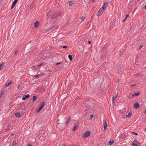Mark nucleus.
<instances>
[{"mask_svg": "<svg viewBox=\"0 0 146 146\" xmlns=\"http://www.w3.org/2000/svg\"><path fill=\"white\" fill-rule=\"evenodd\" d=\"M62 14L61 13H58L57 14L54 13V14H51L49 16H50V17L54 19H56L61 15Z\"/></svg>", "mask_w": 146, "mask_h": 146, "instance_id": "f257e3e1", "label": "nucleus"}, {"mask_svg": "<svg viewBox=\"0 0 146 146\" xmlns=\"http://www.w3.org/2000/svg\"><path fill=\"white\" fill-rule=\"evenodd\" d=\"M90 131H87L86 133H85L82 135V137L84 138H87L90 136Z\"/></svg>", "mask_w": 146, "mask_h": 146, "instance_id": "f03ea898", "label": "nucleus"}, {"mask_svg": "<svg viewBox=\"0 0 146 146\" xmlns=\"http://www.w3.org/2000/svg\"><path fill=\"white\" fill-rule=\"evenodd\" d=\"M138 143V141L135 139H134L131 145L132 146H137V144Z\"/></svg>", "mask_w": 146, "mask_h": 146, "instance_id": "7ed1b4c3", "label": "nucleus"}, {"mask_svg": "<svg viewBox=\"0 0 146 146\" xmlns=\"http://www.w3.org/2000/svg\"><path fill=\"white\" fill-rule=\"evenodd\" d=\"M139 106V105L137 102L135 103L133 105V108L135 109H138Z\"/></svg>", "mask_w": 146, "mask_h": 146, "instance_id": "20e7f679", "label": "nucleus"}, {"mask_svg": "<svg viewBox=\"0 0 146 146\" xmlns=\"http://www.w3.org/2000/svg\"><path fill=\"white\" fill-rule=\"evenodd\" d=\"M30 96V95L29 94L26 95L24 96L22 98V99L23 100H25L27 98H29Z\"/></svg>", "mask_w": 146, "mask_h": 146, "instance_id": "39448f33", "label": "nucleus"}, {"mask_svg": "<svg viewBox=\"0 0 146 146\" xmlns=\"http://www.w3.org/2000/svg\"><path fill=\"white\" fill-rule=\"evenodd\" d=\"M104 130H105L106 129L107 125V124L106 123V120H104Z\"/></svg>", "mask_w": 146, "mask_h": 146, "instance_id": "423d86ee", "label": "nucleus"}, {"mask_svg": "<svg viewBox=\"0 0 146 146\" xmlns=\"http://www.w3.org/2000/svg\"><path fill=\"white\" fill-rule=\"evenodd\" d=\"M108 4V3L107 2L104 3L103 4V5L102 7L104 8L105 9H106V7Z\"/></svg>", "mask_w": 146, "mask_h": 146, "instance_id": "0eeeda50", "label": "nucleus"}, {"mask_svg": "<svg viewBox=\"0 0 146 146\" xmlns=\"http://www.w3.org/2000/svg\"><path fill=\"white\" fill-rule=\"evenodd\" d=\"M118 95V94H115V95L113 96V97L112 99V102L113 104L114 102V101L115 100V99L117 98Z\"/></svg>", "mask_w": 146, "mask_h": 146, "instance_id": "6e6552de", "label": "nucleus"}, {"mask_svg": "<svg viewBox=\"0 0 146 146\" xmlns=\"http://www.w3.org/2000/svg\"><path fill=\"white\" fill-rule=\"evenodd\" d=\"M39 22L38 21H36L35 23V26L36 28H37L39 25Z\"/></svg>", "mask_w": 146, "mask_h": 146, "instance_id": "1a4fd4ad", "label": "nucleus"}, {"mask_svg": "<svg viewBox=\"0 0 146 146\" xmlns=\"http://www.w3.org/2000/svg\"><path fill=\"white\" fill-rule=\"evenodd\" d=\"M11 126V124L10 123H7L4 125V127H6L7 128L10 127Z\"/></svg>", "mask_w": 146, "mask_h": 146, "instance_id": "9d476101", "label": "nucleus"}, {"mask_svg": "<svg viewBox=\"0 0 146 146\" xmlns=\"http://www.w3.org/2000/svg\"><path fill=\"white\" fill-rule=\"evenodd\" d=\"M71 119V117H70L68 118L67 119V120L66 121V125H67L70 123V122Z\"/></svg>", "mask_w": 146, "mask_h": 146, "instance_id": "9b49d317", "label": "nucleus"}, {"mask_svg": "<svg viewBox=\"0 0 146 146\" xmlns=\"http://www.w3.org/2000/svg\"><path fill=\"white\" fill-rule=\"evenodd\" d=\"M5 64V63L4 62H3L2 64L0 65V70L3 68Z\"/></svg>", "mask_w": 146, "mask_h": 146, "instance_id": "f8f14e48", "label": "nucleus"}, {"mask_svg": "<svg viewBox=\"0 0 146 146\" xmlns=\"http://www.w3.org/2000/svg\"><path fill=\"white\" fill-rule=\"evenodd\" d=\"M132 115V113L131 112H129L128 115H126V117L127 118L130 117Z\"/></svg>", "mask_w": 146, "mask_h": 146, "instance_id": "ddd939ff", "label": "nucleus"}, {"mask_svg": "<svg viewBox=\"0 0 146 146\" xmlns=\"http://www.w3.org/2000/svg\"><path fill=\"white\" fill-rule=\"evenodd\" d=\"M12 84V81H10L9 82H8V83H6L5 86L6 87H8L10 86L11 84Z\"/></svg>", "mask_w": 146, "mask_h": 146, "instance_id": "4468645a", "label": "nucleus"}, {"mask_svg": "<svg viewBox=\"0 0 146 146\" xmlns=\"http://www.w3.org/2000/svg\"><path fill=\"white\" fill-rule=\"evenodd\" d=\"M103 12H102L101 11H100V10H99L98 12V16H100L101 15L102 13H103Z\"/></svg>", "mask_w": 146, "mask_h": 146, "instance_id": "2eb2a0df", "label": "nucleus"}, {"mask_svg": "<svg viewBox=\"0 0 146 146\" xmlns=\"http://www.w3.org/2000/svg\"><path fill=\"white\" fill-rule=\"evenodd\" d=\"M15 115L17 117H19L21 116V114L20 113L17 112L15 113Z\"/></svg>", "mask_w": 146, "mask_h": 146, "instance_id": "dca6fc26", "label": "nucleus"}, {"mask_svg": "<svg viewBox=\"0 0 146 146\" xmlns=\"http://www.w3.org/2000/svg\"><path fill=\"white\" fill-rule=\"evenodd\" d=\"M68 58L69 59V60L70 61H72V56L71 55H69L68 56Z\"/></svg>", "mask_w": 146, "mask_h": 146, "instance_id": "f3484780", "label": "nucleus"}, {"mask_svg": "<svg viewBox=\"0 0 146 146\" xmlns=\"http://www.w3.org/2000/svg\"><path fill=\"white\" fill-rule=\"evenodd\" d=\"M69 5L72 6L73 5L74 3L72 1H70L69 2Z\"/></svg>", "mask_w": 146, "mask_h": 146, "instance_id": "a211bd4d", "label": "nucleus"}, {"mask_svg": "<svg viewBox=\"0 0 146 146\" xmlns=\"http://www.w3.org/2000/svg\"><path fill=\"white\" fill-rule=\"evenodd\" d=\"M129 17V15H127L126 16V17L124 19L123 21V22L125 21L127 19V18Z\"/></svg>", "mask_w": 146, "mask_h": 146, "instance_id": "6ab92c4d", "label": "nucleus"}, {"mask_svg": "<svg viewBox=\"0 0 146 146\" xmlns=\"http://www.w3.org/2000/svg\"><path fill=\"white\" fill-rule=\"evenodd\" d=\"M113 143L114 141H109L108 143L110 145H111Z\"/></svg>", "mask_w": 146, "mask_h": 146, "instance_id": "aec40b11", "label": "nucleus"}, {"mask_svg": "<svg viewBox=\"0 0 146 146\" xmlns=\"http://www.w3.org/2000/svg\"><path fill=\"white\" fill-rule=\"evenodd\" d=\"M100 10L102 12H103L105 10V9L102 7L100 9Z\"/></svg>", "mask_w": 146, "mask_h": 146, "instance_id": "412c9836", "label": "nucleus"}, {"mask_svg": "<svg viewBox=\"0 0 146 146\" xmlns=\"http://www.w3.org/2000/svg\"><path fill=\"white\" fill-rule=\"evenodd\" d=\"M17 0H15L13 2V3L12 4L15 6L16 3H17Z\"/></svg>", "mask_w": 146, "mask_h": 146, "instance_id": "4be33fe9", "label": "nucleus"}, {"mask_svg": "<svg viewBox=\"0 0 146 146\" xmlns=\"http://www.w3.org/2000/svg\"><path fill=\"white\" fill-rule=\"evenodd\" d=\"M37 99L36 97L35 96H34L33 97V101H34Z\"/></svg>", "mask_w": 146, "mask_h": 146, "instance_id": "5701e85b", "label": "nucleus"}, {"mask_svg": "<svg viewBox=\"0 0 146 146\" xmlns=\"http://www.w3.org/2000/svg\"><path fill=\"white\" fill-rule=\"evenodd\" d=\"M94 116L93 114H91L90 117V119H92Z\"/></svg>", "mask_w": 146, "mask_h": 146, "instance_id": "b1692460", "label": "nucleus"}, {"mask_svg": "<svg viewBox=\"0 0 146 146\" xmlns=\"http://www.w3.org/2000/svg\"><path fill=\"white\" fill-rule=\"evenodd\" d=\"M139 92H138V93H135L134 94V95L135 96H137V95H139Z\"/></svg>", "mask_w": 146, "mask_h": 146, "instance_id": "393cba45", "label": "nucleus"}, {"mask_svg": "<svg viewBox=\"0 0 146 146\" xmlns=\"http://www.w3.org/2000/svg\"><path fill=\"white\" fill-rule=\"evenodd\" d=\"M76 127H77V126L76 125L74 128V129H73V130L74 131H75V130H76L77 129V128H76Z\"/></svg>", "mask_w": 146, "mask_h": 146, "instance_id": "a878e982", "label": "nucleus"}, {"mask_svg": "<svg viewBox=\"0 0 146 146\" xmlns=\"http://www.w3.org/2000/svg\"><path fill=\"white\" fill-rule=\"evenodd\" d=\"M81 19L82 20H84L85 19V17H84L82 16L81 17Z\"/></svg>", "mask_w": 146, "mask_h": 146, "instance_id": "bb28decb", "label": "nucleus"}, {"mask_svg": "<svg viewBox=\"0 0 146 146\" xmlns=\"http://www.w3.org/2000/svg\"><path fill=\"white\" fill-rule=\"evenodd\" d=\"M92 31L93 32V31H94L95 32V29H92V30H91L90 31V34L91 33V31Z\"/></svg>", "mask_w": 146, "mask_h": 146, "instance_id": "cd10ccee", "label": "nucleus"}, {"mask_svg": "<svg viewBox=\"0 0 146 146\" xmlns=\"http://www.w3.org/2000/svg\"><path fill=\"white\" fill-rule=\"evenodd\" d=\"M45 104V103L44 102H43L41 106H42L43 107L44 106Z\"/></svg>", "mask_w": 146, "mask_h": 146, "instance_id": "c85d7f7f", "label": "nucleus"}, {"mask_svg": "<svg viewBox=\"0 0 146 146\" xmlns=\"http://www.w3.org/2000/svg\"><path fill=\"white\" fill-rule=\"evenodd\" d=\"M62 64V62H59V63H57L56 64V65H58V64Z\"/></svg>", "mask_w": 146, "mask_h": 146, "instance_id": "c756f323", "label": "nucleus"}, {"mask_svg": "<svg viewBox=\"0 0 146 146\" xmlns=\"http://www.w3.org/2000/svg\"><path fill=\"white\" fill-rule=\"evenodd\" d=\"M14 6H15L14 5L12 4V6L11 7V9H13V7H14Z\"/></svg>", "mask_w": 146, "mask_h": 146, "instance_id": "7c9ffc66", "label": "nucleus"}, {"mask_svg": "<svg viewBox=\"0 0 146 146\" xmlns=\"http://www.w3.org/2000/svg\"><path fill=\"white\" fill-rule=\"evenodd\" d=\"M41 110H40V109L39 108L38 110H37V112H39V111H40Z\"/></svg>", "mask_w": 146, "mask_h": 146, "instance_id": "2f4dec72", "label": "nucleus"}, {"mask_svg": "<svg viewBox=\"0 0 146 146\" xmlns=\"http://www.w3.org/2000/svg\"><path fill=\"white\" fill-rule=\"evenodd\" d=\"M18 50H17L16 51L14 52V54L15 55H16L17 53L18 52Z\"/></svg>", "mask_w": 146, "mask_h": 146, "instance_id": "473e14b6", "label": "nucleus"}, {"mask_svg": "<svg viewBox=\"0 0 146 146\" xmlns=\"http://www.w3.org/2000/svg\"><path fill=\"white\" fill-rule=\"evenodd\" d=\"M67 46H63V48H67Z\"/></svg>", "mask_w": 146, "mask_h": 146, "instance_id": "72a5a7b5", "label": "nucleus"}, {"mask_svg": "<svg viewBox=\"0 0 146 146\" xmlns=\"http://www.w3.org/2000/svg\"><path fill=\"white\" fill-rule=\"evenodd\" d=\"M40 76V75L39 74H38V75H35V76L34 77H35V78H36L37 76Z\"/></svg>", "mask_w": 146, "mask_h": 146, "instance_id": "f704fd0d", "label": "nucleus"}, {"mask_svg": "<svg viewBox=\"0 0 146 146\" xmlns=\"http://www.w3.org/2000/svg\"><path fill=\"white\" fill-rule=\"evenodd\" d=\"M17 143L16 142H15V143H13V145H15Z\"/></svg>", "mask_w": 146, "mask_h": 146, "instance_id": "c9c22d12", "label": "nucleus"}, {"mask_svg": "<svg viewBox=\"0 0 146 146\" xmlns=\"http://www.w3.org/2000/svg\"><path fill=\"white\" fill-rule=\"evenodd\" d=\"M20 85H18L17 86V88H18V89H19V88L20 87Z\"/></svg>", "mask_w": 146, "mask_h": 146, "instance_id": "e433bc0d", "label": "nucleus"}, {"mask_svg": "<svg viewBox=\"0 0 146 146\" xmlns=\"http://www.w3.org/2000/svg\"><path fill=\"white\" fill-rule=\"evenodd\" d=\"M33 67L34 69L35 70L36 69V67L35 66H33Z\"/></svg>", "mask_w": 146, "mask_h": 146, "instance_id": "4c0bfd02", "label": "nucleus"}, {"mask_svg": "<svg viewBox=\"0 0 146 146\" xmlns=\"http://www.w3.org/2000/svg\"><path fill=\"white\" fill-rule=\"evenodd\" d=\"M144 113L145 114H146V110H144Z\"/></svg>", "mask_w": 146, "mask_h": 146, "instance_id": "58836bf2", "label": "nucleus"}, {"mask_svg": "<svg viewBox=\"0 0 146 146\" xmlns=\"http://www.w3.org/2000/svg\"><path fill=\"white\" fill-rule=\"evenodd\" d=\"M133 133H134V134H135V135H138V134L136 133H135V132H133Z\"/></svg>", "mask_w": 146, "mask_h": 146, "instance_id": "ea45409f", "label": "nucleus"}, {"mask_svg": "<svg viewBox=\"0 0 146 146\" xmlns=\"http://www.w3.org/2000/svg\"><path fill=\"white\" fill-rule=\"evenodd\" d=\"M42 65V63H41V64H39L38 65V66H41V65Z\"/></svg>", "mask_w": 146, "mask_h": 146, "instance_id": "a19ab883", "label": "nucleus"}, {"mask_svg": "<svg viewBox=\"0 0 146 146\" xmlns=\"http://www.w3.org/2000/svg\"><path fill=\"white\" fill-rule=\"evenodd\" d=\"M27 146H32V145L30 144H28L27 145Z\"/></svg>", "mask_w": 146, "mask_h": 146, "instance_id": "79ce46f5", "label": "nucleus"}, {"mask_svg": "<svg viewBox=\"0 0 146 146\" xmlns=\"http://www.w3.org/2000/svg\"><path fill=\"white\" fill-rule=\"evenodd\" d=\"M88 43L89 44H91V42H90V41H88Z\"/></svg>", "mask_w": 146, "mask_h": 146, "instance_id": "37998d69", "label": "nucleus"}, {"mask_svg": "<svg viewBox=\"0 0 146 146\" xmlns=\"http://www.w3.org/2000/svg\"><path fill=\"white\" fill-rule=\"evenodd\" d=\"M142 45H141V46H140L139 48V49L141 48H142Z\"/></svg>", "mask_w": 146, "mask_h": 146, "instance_id": "c03bdc74", "label": "nucleus"}, {"mask_svg": "<svg viewBox=\"0 0 146 146\" xmlns=\"http://www.w3.org/2000/svg\"><path fill=\"white\" fill-rule=\"evenodd\" d=\"M14 134L13 133H12L11 134V135H10V136L11 137H12V136H13V135Z\"/></svg>", "mask_w": 146, "mask_h": 146, "instance_id": "a18cd8bd", "label": "nucleus"}, {"mask_svg": "<svg viewBox=\"0 0 146 146\" xmlns=\"http://www.w3.org/2000/svg\"><path fill=\"white\" fill-rule=\"evenodd\" d=\"M134 96V94H133L132 95V97H133Z\"/></svg>", "mask_w": 146, "mask_h": 146, "instance_id": "49530a36", "label": "nucleus"}, {"mask_svg": "<svg viewBox=\"0 0 146 146\" xmlns=\"http://www.w3.org/2000/svg\"><path fill=\"white\" fill-rule=\"evenodd\" d=\"M50 11L48 13H47V15H48V14H49L50 13Z\"/></svg>", "mask_w": 146, "mask_h": 146, "instance_id": "de8ad7c7", "label": "nucleus"}, {"mask_svg": "<svg viewBox=\"0 0 146 146\" xmlns=\"http://www.w3.org/2000/svg\"><path fill=\"white\" fill-rule=\"evenodd\" d=\"M119 80H117L116 81V82H117V83L118 82H119Z\"/></svg>", "mask_w": 146, "mask_h": 146, "instance_id": "09e8293b", "label": "nucleus"}, {"mask_svg": "<svg viewBox=\"0 0 146 146\" xmlns=\"http://www.w3.org/2000/svg\"><path fill=\"white\" fill-rule=\"evenodd\" d=\"M135 86V85H132V86H131V87H132L133 86Z\"/></svg>", "mask_w": 146, "mask_h": 146, "instance_id": "8fccbe9b", "label": "nucleus"}, {"mask_svg": "<svg viewBox=\"0 0 146 146\" xmlns=\"http://www.w3.org/2000/svg\"><path fill=\"white\" fill-rule=\"evenodd\" d=\"M144 8L145 9H146V5L145 6Z\"/></svg>", "mask_w": 146, "mask_h": 146, "instance_id": "3c124183", "label": "nucleus"}, {"mask_svg": "<svg viewBox=\"0 0 146 146\" xmlns=\"http://www.w3.org/2000/svg\"><path fill=\"white\" fill-rule=\"evenodd\" d=\"M39 108L40 109V110H41L42 109V108L41 107H39Z\"/></svg>", "mask_w": 146, "mask_h": 146, "instance_id": "603ef678", "label": "nucleus"}, {"mask_svg": "<svg viewBox=\"0 0 146 146\" xmlns=\"http://www.w3.org/2000/svg\"><path fill=\"white\" fill-rule=\"evenodd\" d=\"M29 74H30V75H31V74L30 72H29Z\"/></svg>", "mask_w": 146, "mask_h": 146, "instance_id": "864d4df0", "label": "nucleus"}, {"mask_svg": "<svg viewBox=\"0 0 146 146\" xmlns=\"http://www.w3.org/2000/svg\"><path fill=\"white\" fill-rule=\"evenodd\" d=\"M40 107H41L42 108L43 107L42 106H40Z\"/></svg>", "mask_w": 146, "mask_h": 146, "instance_id": "5fc2aeb1", "label": "nucleus"}, {"mask_svg": "<svg viewBox=\"0 0 146 146\" xmlns=\"http://www.w3.org/2000/svg\"><path fill=\"white\" fill-rule=\"evenodd\" d=\"M94 1H95V0H92V2H93Z\"/></svg>", "mask_w": 146, "mask_h": 146, "instance_id": "6e6d98bb", "label": "nucleus"}, {"mask_svg": "<svg viewBox=\"0 0 146 146\" xmlns=\"http://www.w3.org/2000/svg\"><path fill=\"white\" fill-rule=\"evenodd\" d=\"M62 146H66V145H63Z\"/></svg>", "mask_w": 146, "mask_h": 146, "instance_id": "4d7b16f0", "label": "nucleus"}, {"mask_svg": "<svg viewBox=\"0 0 146 146\" xmlns=\"http://www.w3.org/2000/svg\"><path fill=\"white\" fill-rule=\"evenodd\" d=\"M33 70H30V71H33Z\"/></svg>", "mask_w": 146, "mask_h": 146, "instance_id": "13d9d810", "label": "nucleus"}]
</instances>
